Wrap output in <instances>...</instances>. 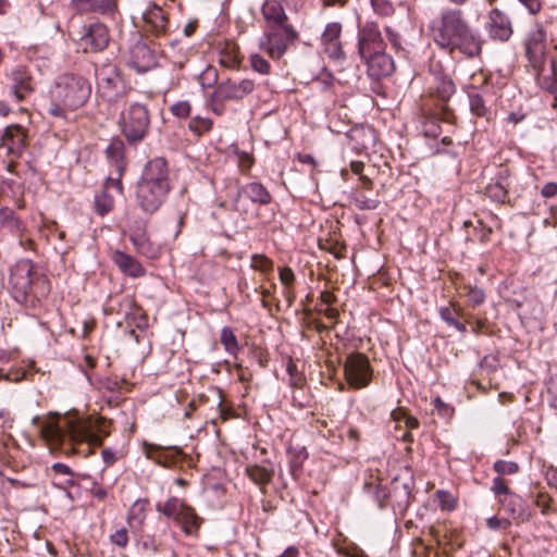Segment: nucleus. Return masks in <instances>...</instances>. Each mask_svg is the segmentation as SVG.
<instances>
[{"label": "nucleus", "instance_id": "1", "mask_svg": "<svg viewBox=\"0 0 557 557\" xmlns=\"http://www.w3.org/2000/svg\"><path fill=\"white\" fill-rule=\"evenodd\" d=\"M40 434L51 447H61L67 443L73 453L76 451V445L88 444L87 456L92 454L90 446H101L110 432L106 430L104 421L84 419L73 409L64 413L50 412L40 426Z\"/></svg>", "mask_w": 557, "mask_h": 557}, {"label": "nucleus", "instance_id": "2", "mask_svg": "<svg viewBox=\"0 0 557 557\" xmlns=\"http://www.w3.org/2000/svg\"><path fill=\"white\" fill-rule=\"evenodd\" d=\"M433 41L442 49L450 52L459 50L468 58L482 52V39L474 30L460 9H445L440 16L430 23Z\"/></svg>", "mask_w": 557, "mask_h": 557}, {"label": "nucleus", "instance_id": "3", "mask_svg": "<svg viewBox=\"0 0 557 557\" xmlns=\"http://www.w3.org/2000/svg\"><path fill=\"white\" fill-rule=\"evenodd\" d=\"M9 290L16 302L35 314L41 309L51 287L48 277L35 268L33 261L22 259L10 270Z\"/></svg>", "mask_w": 557, "mask_h": 557}, {"label": "nucleus", "instance_id": "4", "mask_svg": "<svg viewBox=\"0 0 557 557\" xmlns=\"http://www.w3.org/2000/svg\"><path fill=\"white\" fill-rule=\"evenodd\" d=\"M91 95V85L83 75L64 73L59 75L49 90L48 113L67 120L69 113L83 107Z\"/></svg>", "mask_w": 557, "mask_h": 557}, {"label": "nucleus", "instance_id": "5", "mask_svg": "<svg viewBox=\"0 0 557 557\" xmlns=\"http://www.w3.org/2000/svg\"><path fill=\"white\" fill-rule=\"evenodd\" d=\"M119 125L128 144L141 143L150 127V113L147 106L140 102L129 103L121 112Z\"/></svg>", "mask_w": 557, "mask_h": 557}, {"label": "nucleus", "instance_id": "6", "mask_svg": "<svg viewBox=\"0 0 557 557\" xmlns=\"http://www.w3.org/2000/svg\"><path fill=\"white\" fill-rule=\"evenodd\" d=\"M156 510L166 518L173 519L182 525L183 531L187 535H197L202 523L195 509L185 500L177 497H170L165 503H158Z\"/></svg>", "mask_w": 557, "mask_h": 557}, {"label": "nucleus", "instance_id": "7", "mask_svg": "<svg viewBox=\"0 0 557 557\" xmlns=\"http://www.w3.org/2000/svg\"><path fill=\"white\" fill-rule=\"evenodd\" d=\"M344 374L347 384L355 389L366 388L373 376V368L367 355L354 351L344 361Z\"/></svg>", "mask_w": 557, "mask_h": 557}, {"label": "nucleus", "instance_id": "8", "mask_svg": "<svg viewBox=\"0 0 557 557\" xmlns=\"http://www.w3.org/2000/svg\"><path fill=\"white\" fill-rule=\"evenodd\" d=\"M171 187L138 181L135 198L139 208L147 214L156 213L168 199Z\"/></svg>", "mask_w": 557, "mask_h": 557}, {"label": "nucleus", "instance_id": "9", "mask_svg": "<svg viewBox=\"0 0 557 557\" xmlns=\"http://www.w3.org/2000/svg\"><path fill=\"white\" fill-rule=\"evenodd\" d=\"M546 49L547 34L544 25L537 22L524 40L525 57L533 70L545 66Z\"/></svg>", "mask_w": 557, "mask_h": 557}, {"label": "nucleus", "instance_id": "10", "mask_svg": "<svg viewBox=\"0 0 557 557\" xmlns=\"http://www.w3.org/2000/svg\"><path fill=\"white\" fill-rule=\"evenodd\" d=\"M456 114L446 103L435 110H422L421 126L425 137L437 138L442 134L441 123L453 127L456 123Z\"/></svg>", "mask_w": 557, "mask_h": 557}, {"label": "nucleus", "instance_id": "11", "mask_svg": "<svg viewBox=\"0 0 557 557\" xmlns=\"http://www.w3.org/2000/svg\"><path fill=\"white\" fill-rule=\"evenodd\" d=\"M110 41L109 28L100 22H94L83 27L78 46L84 53H97L104 50Z\"/></svg>", "mask_w": 557, "mask_h": 557}, {"label": "nucleus", "instance_id": "12", "mask_svg": "<svg viewBox=\"0 0 557 557\" xmlns=\"http://www.w3.org/2000/svg\"><path fill=\"white\" fill-rule=\"evenodd\" d=\"M97 88L101 97L113 100L123 87L120 71L114 64H104L96 69Z\"/></svg>", "mask_w": 557, "mask_h": 557}, {"label": "nucleus", "instance_id": "13", "mask_svg": "<svg viewBox=\"0 0 557 557\" xmlns=\"http://www.w3.org/2000/svg\"><path fill=\"white\" fill-rule=\"evenodd\" d=\"M342 30L343 26L339 22H330L325 25L320 37L323 52L329 59L337 62L346 59L342 42Z\"/></svg>", "mask_w": 557, "mask_h": 557}, {"label": "nucleus", "instance_id": "14", "mask_svg": "<svg viewBox=\"0 0 557 557\" xmlns=\"http://www.w3.org/2000/svg\"><path fill=\"white\" fill-rule=\"evenodd\" d=\"M255 90V82L248 78L235 82L226 79L221 82L213 91L212 98L216 101H239Z\"/></svg>", "mask_w": 557, "mask_h": 557}, {"label": "nucleus", "instance_id": "15", "mask_svg": "<svg viewBox=\"0 0 557 557\" xmlns=\"http://www.w3.org/2000/svg\"><path fill=\"white\" fill-rule=\"evenodd\" d=\"M384 48L385 44L376 23L366 22L359 27L358 53L360 57H369V53L380 51Z\"/></svg>", "mask_w": 557, "mask_h": 557}, {"label": "nucleus", "instance_id": "16", "mask_svg": "<svg viewBox=\"0 0 557 557\" xmlns=\"http://www.w3.org/2000/svg\"><path fill=\"white\" fill-rule=\"evenodd\" d=\"M297 38L298 34L292 25L273 28L267 36V50L272 58L280 59Z\"/></svg>", "mask_w": 557, "mask_h": 557}, {"label": "nucleus", "instance_id": "17", "mask_svg": "<svg viewBox=\"0 0 557 557\" xmlns=\"http://www.w3.org/2000/svg\"><path fill=\"white\" fill-rule=\"evenodd\" d=\"M243 196L260 206L269 205L272 201V196L269 190L258 182H251L240 186L238 181H236V193L233 197L234 210L240 211V200Z\"/></svg>", "mask_w": 557, "mask_h": 557}, {"label": "nucleus", "instance_id": "18", "mask_svg": "<svg viewBox=\"0 0 557 557\" xmlns=\"http://www.w3.org/2000/svg\"><path fill=\"white\" fill-rule=\"evenodd\" d=\"M486 28L493 40L507 41L512 35V24L507 14L499 9H492L488 13Z\"/></svg>", "mask_w": 557, "mask_h": 557}, {"label": "nucleus", "instance_id": "19", "mask_svg": "<svg viewBox=\"0 0 557 557\" xmlns=\"http://www.w3.org/2000/svg\"><path fill=\"white\" fill-rule=\"evenodd\" d=\"M139 181L171 187L170 171L166 160L162 157H156L149 160L143 170Z\"/></svg>", "mask_w": 557, "mask_h": 557}, {"label": "nucleus", "instance_id": "20", "mask_svg": "<svg viewBox=\"0 0 557 557\" xmlns=\"http://www.w3.org/2000/svg\"><path fill=\"white\" fill-rule=\"evenodd\" d=\"M366 61L368 74L373 79H381L393 74L395 70L394 60L384 52V49L369 53V57H361Z\"/></svg>", "mask_w": 557, "mask_h": 557}, {"label": "nucleus", "instance_id": "21", "mask_svg": "<svg viewBox=\"0 0 557 557\" xmlns=\"http://www.w3.org/2000/svg\"><path fill=\"white\" fill-rule=\"evenodd\" d=\"M71 7L78 14L97 13L112 17L119 11V0H71Z\"/></svg>", "mask_w": 557, "mask_h": 557}, {"label": "nucleus", "instance_id": "22", "mask_svg": "<svg viewBox=\"0 0 557 557\" xmlns=\"http://www.w3.org/2000/svg\"><path fill=\"white\" fill-rule=\"evenodd\" d=\"M129 65L138 73H146L157 65V55L145 42H135L129 50Z\"/></svg>", "mask_w": 557, "mask_h": 557}, {"label": "nucleus", "instance_id": "23", "mask_svg": "<svg viewBox=\"0 0 557 557\" xmlns=\"http://www.w3.org/2000/svg\"><path fill=\"white\" fill-rule=\"evenodd\" d=\"M430 72L432 74V83L429 87L431 96L436 97L443 102L448 101L456 92V86L451 77L441 72L440 64H432Z\"/></svg>", "mask_w": 557, "mask_h": 557}, {"label": "nucleus", "instance_id": "24", "mask_svg": "<svg viewBox=\"0 0 557 557\" xmlns=\"http://www.w3.org/2000/svg\"><path fill=\"white\" fill-rule=\"evenodd\" d=\"M26 133L18 124H12L4 128L1 137V146L8 150L9 154L20 157L26 148Z\"/></svg>", "mask_w": 557, "mask_h": 557}, {"label": "nucleus", "instance_id": "25", "mask_svg": "<svg viewBox=\"0 0 557 557\" xmlns=\"http://www.w3.org/2000/svg\"><path fill=\"white\" fill-rule=\"evenodd\" d=\"M11 88L18 101L24 100L34 91V78L23 65H17L10 73Z\"/></svg>", "mask_w": 557, "mask_h": 557}, {"label": "nucleus", "instance_id": "26", "mask_svg": "<svg viewBox=\"0 0 557 557\" xmlns=\"http://www.w3.org/2000/svg\"><path fill=\"white\" fill-rule=\"evenodd\" d=\"M499 505L517 524L524 523L531 518V511L528 504L516 493L509 496H503Z\"/></svg>", "mask_w": 557, "mask_h": 557}, {"label": "nucleus", "instance_id": "27", "mask_svg": "<svg viewBox=\"0 0 557 557\" xmlns=\"http://www.w3.org/2000/svg\"><path fill=\"white\" fill-rule=\"evenodd\" d=\"M112 261L122 273L131 277L137 278L146 274V269L135 257L121 250L112 252Z\"/></svg>", "mask_w": 557, "mask_h": 557}, {"label": "nucleus", "instance_id": "28", "mask_svg": "<svg viewBox=\"0 0 557 557\" xmlns=\"http://www.w3.org/2000/svg\"><path fill=\"white\" fill-rule=\"evenodd\" d=\"M147 25V30L154 34L157 37L164 35L168 29V16L164 11L158 7H150L143 15Z\"/></svg>", "mask_w": 557, "mask_h": 557}, {"label": "nucleus", "instance_id": "29", "mask_svg": "<svg viewBox=\"0 0 557 557\" xmlns=\"http://www.w3.org/2000/svg\"><path fill=\"white\" fill-rule=\"evenodd\" d=\"M281 1L265 2L262 7V14L272 28L290 26L287 24V15Z\"/></svg>", "mask_w": 557, "mask_h": 557}, {"label": "nucleus", "instance_id": "30", "mask_svg": "<svg viewBox=\"0 0 557 557\" xmlns=\"http://www.w3.org/2000/svg\"><path fill=\"white\" fill-rule=\"evenodd\" d=\"M246 475L257 484L262 491L274 476V468L271 465H247L245 468Z\"/></svg>", "mask_w": 557, "mask_h": 557}, {"label": "nucleus", "instance_id": "31", "mask_svg": "<svg viewBox=\"0 0 557 557\" xmlns=\"http://www.w3.org/2000/svg\"><path fill=\"white\" fill-rule=\"evenodd\" d=\"M137 253L148 258L157 259L160 256V247L150 240L148 232L129 236Z\"/></svg>", "mask_w": 557, "mask_h": 557}, {"label": "nucleus", "instance_id": "32", "mask_svg": "<svg viewBox=\"0 0 557 557\" xmlns=\"http://www.w3.org/2000/svg\"><path fill=\"white\" fill-rule=\"evenodd\" d=\"M182 456L183 453L178 449L159 448L150 456V458L161 467L171 468L182 460Z\"/></svg>", "mask_w": 557, "mask_h": 557}, {"label": "nucleus", "instance_id": "33", "mask_svg": "<svg viewBox=\"0 0 557 557\" xmlns=\"http://www.w3.org/2000/svg\"><path fill=\"white\" fill-rule=\"evenodd\" d=\"M363 491L367 493L380 508L385 507V500L388 497V491L381 485L377 480H370L363 483Z\"/></svg>", "mask_w": 557, "mask_h": 557}, {"label": "nucleus", "instance_id": "34", "mask_svg": "<svg viewBox=\"0 0 557 557\" xmlns=\"http://www.w3.org/2000/svg\"><path fill=\"white\" fill-rule=\"evenodd\" d=\"M536 73L537 84L541 88L545 89L550 94L557 92V79L555 78V63L552 61L549 71L546 74L544 66L541 70H534Z\"/></svg>", "mask_w": 557, "mask_h": 557}, {"label": "nucleus", "instance_id": "35", "mask_svg": "<svg viewBox=\"0 0 557 557\" xmlns=\"http://www.w3.org/2000/svg\"><path fill=\"white\" fill-rule=\"evenodd\" d=\"M468 97L471 113L478 117L488 119L491 111L490 108L486 106V102L482 95L472 91L468 94Z\"/></svg>", "mask_w": 557, "mask_h": 557}, {"label": "nucleus", "instance_id": "36", "mask_svg": "<svg viewBox=\"0 0 557 557\" xmlns=\"http://www.w3.org/2000/svg\"><path fill=\"white\" fill-rule=\"evenodd\" d=\"M240 55L236 46L226 47L220 52V64L227 69H236L240 64Z\"/></svg>", "mask_w": 557, "mask_h": 557}, {"label": "nucleus", "instance_id": "37", "mask_svg": "<svg viewBox=\"0 0 557 557\" xmlns=\"http://www.w3.org/2000/svg\"><path fill=\"white\" fill-rule=\"evenodd\" d=\"M220 342L224 346V349L232 356L236 357L239 351V345L233 330L228 326H224L221 330Z\"/></svg>", "mask_w": 557, "mask_h": 557}, {"label": "nucleus", "instance_id": "38", "mask_svg": "<svg viewBox=\"0 0 557 557\" xmlns=\"http://www.w3.org/2000/svg\"><path fill=\"white\" fill-rule=\"evenodd\" d=\"M113 205H114V199L112 196H110L107 193V190H101V193H99L95 196V199H94L95 211L100 216L108 214L113 209Z\"/></svg>", "mask_w": 557, "mask_h": 557}, {"label": "nucleus", "instance_id": "39", "mask_svg": "<svg viewBox=\"0 0 557 557\" xmlns=\"http://www.w3.org/2000/svg\"><path fill=\"white\" fill-rule=\"evenodd\" d=\"M508 187L499 182H493L485 187V194L493 201L504 203L508 198Z\"/></svg>", "mask_w": 557, "mask_h": 557}, {"label": "nucleus", "instance_id": "40", "mask_svg": "<svg viewBox=\"0 0 557 557\" xmlns=\"http://www.w3.org/2000/svg\"><path fill=\"white\" fill-rule=\"evenodd\" d=\"M351 200L359 210H375L380 205L379 199L369 198L358 189L352 193Z\"/></svg>", "mask_w": 557, "mask_h": 557}, {"label": "nucleus", "instance_id": "41", "mask_svg": "<svg viewBox=\"0 0 557 557\" xmlns=\"http://www.w3.org/2000/svg\"><path fill=\"white\" fill-rule=\"evenodd\" d=\"M4 226L10 228L12 232L20 234L24 231L25 226L18 216L12 210L2 209L0 211Z\"/></svg>", "mask_w": 557, "mask_h": 557}, {"label": "nucleus", "instance_id": "42", "mask_svg": "<svg viewBox=\"0 0 557 557\" xmlns=\"http://www.w3.org/2000/svg\"><path fill=\"white\" fill-rule=\"evenodd\" d=\"M213 125V122L209 117H202V116H194L190 119L188 123V128L190 132H193L196 136H201L205 133L211 131Z\"/></svg>", "mask_w": 557, "mask_h": 557}, {"label": "nucleus", "instance_id": "43", "mask_svg": "<svg viewBox=\"0 0 557 557\" xmlns=\"http://www.w3.org/2000/svg\"><path fill=\"white\" fill-rule=\"evenodd\" d=\"M146 505L147 500L145 499H137L134 505L131 507L128 515H127V522L131 527H133L134 522L143 523L145 519V511H146Z\"/></svg>", "mask_w": 557, "mask_h": 557}, {"label": "nucleus", "instance_id": "44", "mask_svg": "<svg viewBox=\"0 0 557 557\" xmlns=\"http://www.w3.org/2000/svg\"><path fill=\"white\" fill-rule=\"evenodd\" d=\"M106 156L109 160L119 163L124 157V143L120 138H113L106 148Z\"/></svg>", "mask_w": 557, "mask_h": 557}, {"label": "nucleus", "instance_id": "45", "mask_svg": "<svg viewBox=\"0 0 557 557\" xmlns=\"http://www.w3.org/2000/svg\"><path fill=\"white\" fill-rule=\"evenodd\" d=\"M519 465L515 461L496 460L493 465V470L498 473L497 476L515 474L519 471Z\"/></svg>", "mask_w": 557, "mask_h": 557}, {"label": "nucleus", "instance_id": "46", "mask_svg": "<svg viewBox=\"0 0 557 557\" xmlns=\"http://www.w3.org/2000/svg\"><path fill=\"white\" fill-rule=\"evenodd\" d=\"M461 308L456 307L454 304H451V306L440 308L441 318L450 326L461 317Z\"/></svg>", "mask_w": 557, "mask_h": 557}, {"label": "nucleus", "instance_id": "47", "mask_svg": "<svg viewBox=\"0 0 557 557\" xmlns=\"http://www.w3.org/2000/svg\"><path fill=\"white\" fill-rule=\"evenodd\" d=\"M251 268L262 273H269L273 270V261L264 255H253L251 257Z\"/></svg>", "mask_w": 557, "mask_h": 557}, {"label": "nucleus", "instance_id": "48", "mask_svg": "<svg viewBox=\"0 0 557 557\" xmlns=\"http://www.w3.org/2000/svg\"><path fill=\"white\" fill-rule=\"evenodd\" d=\"M491 490L497 497L498 503H500L503 496H509L515 493L508 487L506 480H504L502 476H496L493 479Z\"/></svg>", "mask_w": 557, "mask_h": 557}, {"label": "nucleus", "instance_id": "49", "mask_svg": "<svg viewBox=\"0 0 557 557\" xmlns=\"http://www.w3.org/2000/svg\"><path fill=\"white\" fill-rule=\"evenodd\" d=\"M250 65L253 71L260 74H269L270 73V63L260 54L253 53L249 58Z\"/></svg>", "mask_w": 557, "mask_h": 557}, {"label": "nucleus", "instance_id": "50", "mask_svg": "<svg viewBox=\"0 0 557 557\" xmlns=\"http://www.w3.org/2000/svg\"><path fill=\"white\" fill-rule=\"evenodd\" d=\"M436 498L443 509L453 510L455 509L457 502L454 496L444 490H440L436 492Z\"/></svg>", "mask_w": 557, "mask_h": 557}, {"label": "nucleus", "instance_id": "51", "mask_svg": "<svg viewBox=\"0 0 557 557\" xmlns=\"http://www.w3.org/2000/svg\"><path fill=\"white\" fill-rule=\"evenodd\" d=\"M170 111L174 116L185 119L189 116L191 106L188 101H178L171 106Z\"/></svg>", "mask_w": 557, "mask_h": 557}, {"label": "nucleus", "instance_id": "52", "mask_svg": "<svg viewBox=\"0 0 557 557\" xmlns=\"http://www.w3.org/2000/svg\"><path fill=\"white\" fill-rule=\"evenodd\" d=\"M467 296L473 306H479L485 300V293L478 286H467Z\"/></svg>", "mask_w": 557, "mask_h": 557}, {"label": "nucleus", "instance_id": "53", "mask_svg": "<svg viewBox=\"0 0 557 557\" xmlns=\"http://www.w3.org/2000/svg\"><path fill=\"white\" fill-rule=\"evenodd\" d=\"M110 540L112 544L121 548L126 547L128 544L127 530L125 528L116 530L113 534H111Z\"/></svg>", "mask_w": 557, "mask_h": 557}, {"label": "nucleus", "instance_id": "54", "mask_svg": "<svg viewBox=\"0 0 557 557\" xmlns=\"http://www.w3.org/2000/svg\"><path fill=\"white\" fill-rule=\"evenodd\" d=\"M534 503L535 506L541 509V512L543 515H548L550 512L552 497L546 493H539L535 497Z\"/></svg>", "mask_w": 557, "mask_h": 557}, {"label": "nucleus", "instance_id": "55", "mask_svg": "<svg viewBox=\"0 0 557 557\" xmlns=\"http://www.w3.org/2000/svg\"><path fill=\"white\" fill-rule=\"evenodd\" d=\"M147 232V222L141 218L132 220L128 223V237Z\"/></svg>", "mask_w": 557, "mask_h": 557}, {"label": "nucleus", "instance_id": "56", "mask_svg": "<svg viewBox=\"0 0 557 557\" xmlns=\"http://www.w3.org/2000/svg\"><path fill=\"white\" fill-rule=\"evenodd\" d=\"M308 457V454L305 448H301L298 454L290 460L289 468L293 476H296V473L301 469L304 460Z\"/></svg>", "mask_w": 557, "mask_h": 557}, {"label": "nucleus", "instance_id": "57", "mask_svg": "<svg viewBox=\"0 0 557 557\" xmlns=\"http://www.w3.org/2000/svg\"><path fill=\"white\" fill-rule=\"evenodd\" d=\"M200 81L203 86H212L218 82V71L212 66H208L200 75Z\"/></svg>", "mask_w": 557, "mask_h": 557}, {"label": "nucleus", "instance_id": "58", "mask_svg": "<svg viewBox=\"0 0 557 557\" xmlns=\"http://www.w3.org/2000/svg\"><path fill=\"white\" fill-rule=\"evenodd\" d=\"M278 276L284 287L293 286L295 282V273L289 267L281 268Z\"/></svg>", "mask_w": 557, "mask_h": 557}, {"label": "nucleus", "instance_id": "59", "mask_svg": "<svg viewBox=\"0 0 557 557\" xmlns=\"http://www.w3.org/2000/svg\"><path fill=\"white\" fill-rule=\"evenodd\" d=\"M253 164V158L248 152H240L238 154V166L240 172L247 173Z\"/></svg>", "mask_w": 557, "mask_h": 557}, {"label": "nucleus", "instance_id": "60", "mask_svg": "<svg viewBox=\"0 0 557 557\" xmlns=\"http://www.w3.org/2000/svg\"><path fill=\"white\" fill-rule=\"evenodd\" d=\"M479 226L480 227H475L479 240L483 244L490 242L491 235L493 233L492 227L484 225L482 221H479Z\"/></svg>", "mask_w": 557, "mask_h": 557}, {"label": "nucleus", "instance_id": "61", "mask_svg": "<svg viewBox=\"0 0 557 557\" xmlns=\"http://www.w3.org/2000/svg\"><path fill=\"white\" fill-rule=\"evenodd\" d=\"M385 33H386L387 40L389 41L392 47L397 52L403 51V47H401V44H400L399 35L397 33H395L391 27H386L385 28Z\"/></svg>", "mask_w": 557, "mask_h": 557}, {"label": "nucleus", "instance_id": "62", "mask_svg": "<svg viewBox=\"0 0 557 557\" xmlns=\"http://www.w3.org/2000/svg\"><path fill=\"white\" fill-rule=\"evenodd\" d=\"M434 407L437 412L443 417H450L454 412V409L445 404L440 397L434 399Z\"/></svg>", "mask_w": 557, "mask_h": 557}, {"label": "nucleus", "instance_id": "63", "mask_svg": "<svg viewBox=\"0 0 557 557\" xmlns=\"http://www.w3.org/2000/svg\"><path fill=\"white\" fill-rule=\"evenodd\" d=\"M486 524L490 529H506L510 525V521L507 519H499L497 517H491L486 520Z\"/></svg>", "mask_w": 557, "mask_h": 557}, {"label": "nucleus", "instance_id": "64", "mask_svg": "<svg viewBox=\"0 0 557 557\" xmlns=\"http://www.w3.org/2000/svg\"><path fill=\"white\" fill-rule=\"evenodd\" d=\"M541 195L544 198H553L557 195V183L548 182L546 183L541 190Z\"/></svg>", "mask_w": 557, "mask_h": 557}]
</instances>
